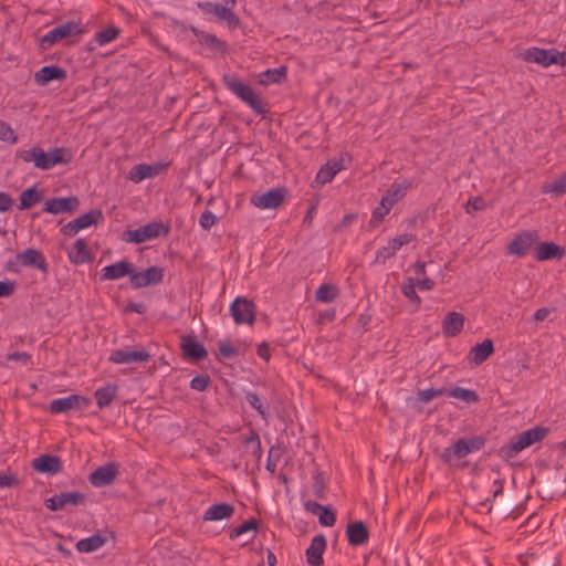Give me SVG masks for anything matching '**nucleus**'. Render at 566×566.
I'll return each mask as SVG.
<instances>
[{
  "instance_id": "obj_40",
  "label": "nucleus",
  "mask_w": 566,
  "mask_h": 566,
  "mask_svg": "<svg viewBox=\"0 0 566 566\" xmlns=\"http://www.w3.org/2000/svg\"><path fill=\"white\" fill-rule=\"evenodd\" d=\"M81 230L86 229L91 226L97 224L103 220V213L101 210H91L78 218L74 219Z\"/></svg>"
},
{
  "instance_id": "obj_48",
  "label": "nucleus",
  "mask_w": 566,
  "mask_h": 566,
  "mask_svg": "<svg viewBox=\"0 0 566 566\" xmlns=\"http://www.w3.org/2000/svg\"><path fill=\"white\" fill-rule=\"evenodd\" d=\"M266 81L270 83H280L286 76V67L270 69L264 72Z\"/></svg>"
},
{
  "instance_id": "obj_54",
  "label": "nucleus",
  "mask_w": 566,
  "mask_h": 566,
  "mask_svg": "<svg viewBox=\"0 0 566 566\" xmlns=\"http://www.w3.org/2000/svg\"><path fill=\"white\" fill-rule=\"evenodd\" d=\"M210 382L208 376H196L190 381V388L197 391H205Z\"/></svg>"
},
{
  "instance_id": "obj_31",
  "label": "nucleus",
  "mask_w": 566,
  "mask_h": 566,
  "mask_svg": "<svg viewBox=\"0 0 566 566\" xmlns=\"http://www.w3.org/2000/svg\"><path fill=\"white\" fill-rule=\"evenodd\" d=\"M343 158L328 160L317 172L316 182L325 185L331 182L335 175L345 168Z\"/></svg>"
},
{
  "instance_id": "obj_38",
  "label": "nucleus",
  "mask_w": 566,
  "mask_h": 566,
  "mask_svg": "<svg viewBox=\"0 0 566 566\" xmlns=\"http://www.w3.org/2000/svg\"><path fill=\"white\" fill-rule=\"evenodd\" d=\"M339 294V290L333 284H322L315 292V298L322 303L333 302Z\"/></svg>"
},
{
  "instance_id": "obj_23",
  "label": "nucleus",
  "mask_w": 566,
  "mask_h": 566,
  "mask_svg": "<svg viewBox=\"0 0 566 566\" xmlns=\"http://www.w3.org/2000/svg\"><path fill=\"white\" fill-rule=\"evenodd\" d=\"M412 184L408 179H397L395 180L385 195L384 198L391 207H394L398 201L402 200L409 189H411Z\"/></svg>"
},
{
  "instance_id": "obj_7",
  "label": "nucleus",
  "mask_w": 566,
  "mask_h": 566,
  "mask_svg": "<svg viewBox=\"0 0 566 566\" xmlns=\"http://www.w3.org/2000/svg\"><path fill=\"white\" fill-rule=\"evenodd\" d=\"M230 314L235 324L252 325L255 321V305L252 301L238 296L230 304Z\"/></svg>"
},
{
  "instance_id": "obj_13",
  "label": "nucleus",
  "mask_w": 566,
  "mask_h": 566,
  "mask_svg": "<svg viewBox=\"0 0 566 566\" xmlns=\"http://www.w3.org/2000/svg\"><path fill=\"white\" fill-rule=\"evenodd\" d=\"M555 49H541L537 46L528 48L520 53L518 57L526 63H535L542 67H549L556 62L554 59Z\"/></svg>"
},
{
  "instance_id": "obj_30",
  "label": "nucleus",
  "mask_w": 566,
  "mask_h": 566,
  "mask_svg": "<svg viewBox=\"0 0 566 566\" xmlns=\"http://www.w3.org/2000/svg\"><path fill=\"white\" fill-rule=\"evenodd\" d=\"M160 171L161 166L159 165L151 166L148 164H138L130 169L128 174V179L135 184H139L146 178L159 175Z\"/></svg>"
},
{
  "instance_id": "obj_63",
  "label": "nucleus",
  "mask_w": 566,
  "mask_h": 566,
  "mask_svg": "<svg viewBox=\"0 0 566 566\" xmlns=\"http://www.w3.org/2000/svg\"><path fill=\"white\" fill-rule=\"evenodd\" d=\"M549 313H551V312H549V310H548V308H546V307H541V308H538V310L535 312V314H534V318H535V321H537V322H542V321H544V319H546V318H547V316L549 315Z\"/></svg>"
},
{
  "instance_id": "obj_37",
  "label": "nucleus",
  "mask_w": 566,
  "mask_h": 566,
  "mask_svg": "<svg viewBox=\"0 0 566 566\" xmlns=\"http://www.w3.org/2000/svg\"><path fill=\"white\" fill-rule=\"evenodd\" d=\"M446 395L467 403H475L479 401V396L474 390L462 387H453L451 389H447Z\"/></svg>"
},
{
  "instance_id": "obj_26",
  "label": "nucleus",
  "mask_w": 566,
  "mask_h": 566,
  "mask_svg": "<svg viewBox=\"0 0 566 566\" xmlns=\"http://www.w3.org/2000/svg\"><path fill=\"white\" fill-rule=\"evenodd\" d=\"M65 77L66 72L56 65L43 66L34 74V81L39 85H46L53 80L62 81Z\"/></svg>"
},
{
  "instance_id": "obj_62",
  "label": "nucleus",
  "mask_w": 566,
  "mask_h": 566,
  "mask_svg": "<svg viewBox=\"0 0 566 566\" xmlns=\"http://www.w3.org/2000/svg\"><path fill=\"white\" fill-rule=\"evenodd\" d=\"M468 205L471 206V208L473 210H476V211L482 210L484 208V200L480 197H476V198L470 199Z\"/></svg>"
},
{
  "instance_id": "obj_18",
  "label": "nucleus",
  "mask_w": 566,
  "mask_h": 566,
  "mask_svg": "<svg viewBox=\"0 0 566 566\" xmlns=\"http://www.w3.org/2000/svg\"><path fill=\"white\" fill-rule=\"evenodd\" d=\"M80 206L77 197H55L45 201L43 211L59 214L64 212H73Z\"/></svg>"
},
{
  "instance_id": "obj_21",
  "label": "nucleus",
  "mask_w": 566,
  "mask_h": 566,
  "mask_svg": "<svg viewBox=\"0 0 566 566\" xmlns=\"http://www.w3.org/2000/svg\"><path fill=\"white\" fill-rule=\"evenodd\" d=\"M326 538L319 534L312 538L311 545L305 552L306 560L311 566L323 565V554L326 549Z\"/></svg>"
},
{
  "instance_id": "obj_64",
  "label": "nucleus",
  "mask_w": 566,
  "mask_h": 566,
  "mask_svg": "<svg viewBox=\"0 0 566 566\" xmlns=\"http://www.w3.org/2000/svg\"><path fill=\"white\" fill-rule=\"evenodd\" d=\"M554 59L556 60V62H554V64H557L560 66L566 65V52H560L555 49Z\"/></svg>"
},
{
  "instance_id": "obj_6",
  "label": "nucleus",
  "mask_w": 566,
  "mask_h": 566,
  "mask_svg": "<svg viewBox=\"0 0 566 566\" xmlns=\"http://www.w3.org/2000/svg\"><path fill=\"white\" fill-rule=\"evenodd\" d=\"M237 0H224V4L200 1L197 7L206 14H213L219 20L226 21L229 25L235 27L239 23L238 17L233 12Z\"/></svg>"
},
{
  "instance_id": "obj_5",
  "label": "nucleus",
  "mask_w": 566,
  "mask_h": 566,
  "mask_svg": "<svg viewBox=\"0 0 566 566\" xmlns=\"http://www.w3.org/2000/svg\"><path fill=\"white\" fill-rule=\"evenodd\" d=\"M485 440L480 436L461 438L453 446L446 448L441 453V460L449 463L453 458L462 459L468 454L479 451L484 447Z\"/></svg>"
},
{
  "instance_id": "obj_60",
  "label": "nucleus",
  "mask_w": 566,
  "mask_h": 566,
  "mask_svg": "<svg viewBox=\"0 0 566 566\" xmlns=\"http://www.w3.org/2000/svg\"><path fill=\"white\" fill-rule=\"evenodd\" d=\"M258 355L259 357L265 359V360H269L271 355H270V348H269V345L266 343H262L261 345H259L258 347Z\"/></svg>"
},
{
  "instance_id": "obj_28",
  "label": "nucleus",
  "mask_w": 566,
  "mask_h": 566,
  "mask_svg": "<svg viewBox=\"0 0 566 566\" xmlns=\"http://www.w3.org/2000/svg\"><path fill=\"white\" fill-rule=\"evenodd\" d=\"M464 316L458 312H449L442 322V332L448 337L457 336L463 328Z\"/></svg>"
},
{
  "instance_id": "obj_55",
  "label": "nucleus",
  "mask_w": 566,
  "mask_h": 566,
  "mask_svg": "<svg viewBox=\"0 0 566 566\" xmlns=\"http://www.w3.org/2000/svg\"><path fill=\"white\" fill-rule=\"evenodd\" d=\"M15 283L13 281H0V297H9L14 293Z\"/></svg>"
},
{
  "instance_id": "obj_52",
  "label": "nucleus",
  "mask_w": 566,
  "mask_h": 566,
  "mask_svg": "<svg viewBox=\"0 0 566 566\" xmlns=\"http://www.w3.org/2000/svg\"><path fill=\"white\" fill-rule=\"evenodd\" d=\"M19 484V480L15 474L11 472H1L0 473V489L4 488H13Z\"/></svg>"
},
{
  "instance_id": "obj_15",
  "label": "nucleus",
  "mask_w": 566,
  "mask_h": 566,
  "mask_svg": "<svg viewBox=\"0 0 566 566\" xmlns=\"http://www.w3.org/2000/svg\"><path fill=\"white\" fill-rule=\"evenodd\" d=\"M164 279V270L159 266H150L144 272H135L130 276V285L134 289H142L148 285L159 284Z\"/></svg>"
},
{
  "instance_id": "obj_61",
  "label": "nucleus",
  "mask_w": 566,
  "mask_h": 566,
  "mask_svg": "<svg viewBox=\"0 0 566 566\" xmlns=\"http://www.w3.org/2000/svg\"><path fill=\"white\" fill-rule=\"evenodd\" d=\"M305 509L313 514H317L321 510H323V505L315 501H307L305 503Z\"/></svg>"
},
{
  "instance_id": "obj_29",
  "label": "nucleus",
  "mask_w": 566,
  "mask_h": 566,
  "mask_svg": "<svg viewBox=\"0 0 566 566\" xmlns=\"http://www.w3.org/2000/svg\"><path fill=\"white\" fill-rule=\"evenodd\" d=\"M32 467L38 472L55 474L61 470V460L57 457L44 454L34 459Z\"/></svg>"
},
{
  "instance_id": "obj_50",
  "label": "nucleus",
  "mask_w": 566,
  "mask_h": 566,
  "mask_svg": "<svg viewBox=\"0 0 566 566\" xmlns=\"http://www.w3.org/2000/svg\"><path fill=\"white\" fill-rule=\"evenodd\" d=\"M218 222V218L210 210H206L199 218V224L205 230H210Z\"/></svg>"
},
{
  "instance_id": "obj_49",
  "label": "nucleus",
  "mask_w": 566,
  "mask_h": 566,
  "mask_svg": "<svg viewBox=\"0 0 566 566\" xmlns=\"http://www.w3.org/2000/svg\"><path fill=\"white\" fill-rule=\"evenodd\" d=\"M245 399L249 405L255 409L263 418L266 416V409L264 408L260 397L254 392H248Z\"/></svg>"
},
{
  "instance_id": "obj_10",
  "label": "nucleus",
  "mask_w": 566,
  "mask_h": 566,
  "mask_svg": "<svg viewBox=\"0 0 566 566\" xmlns=\"http://www.w3.org/2000/svg\"><path fill=\"white\" fill-rule=\"evenodd\" d=\"M85 502V495L80 492H61L46 499L45 507L52 512L61 511L67 506H78Z\"/></svg>"
},
{
  "instance_id": "obj_45",
  "label": "nucleus",
  "mask_w": 566,
  "mask_h": 566,
  "mask_svg": "<svg viewBox=\"0 0 566 566\" xmlns=\"http://www.w3.org/2000/svg\"><path fill=\"white\" fill-rule=\"evenodd\" d=\"M255 530H256V522L254 520L245 521L243 524L234 527L230 532V538L235 539V538L240 537L241 535H243L248 532H253Z\"/></svg>"
},
{
  "instance_id": "obj_35",
  "label": "nucleus",
  "mask_w": 566,
  "mask_h": 566,
  "mask_svg": "<svg viewBox=\"0 0 566 566\" xmlns=\"http://www.w3.org/2000/svg\"><path fill=\"white\" fill-rule=\"evenodd\" d=\"M43 199L42 190L38 189L36 186H32L20 195V210H28L32 208L34 205L39 203Z\"/></svg>"
},
{
  "instance_id": "obj_11",
  "label": "nucleus",
  "mask_w": 566,
  "mask_h": 566,
  "mask_svg": "<svg viewBox=\"0 0 566 566\" xmlns=\"http://www.w3.org/2000/svg\"><path fill=\"white\" fill-rule=\"evenodd\" d=\"M150 354L143 348H118L111 353L108 360L113 364H133V363H147L150 359Z\"/></svg>"
},
{
  "instance_id": "obj_25",
  "label": "nucleus",
  "mask_w": 566,
  "mask_h": 566,
  "mask_svg": "<svg viewBox=\"0 0 566 566\" xmlns=\"http://www.w3.org/2000/svg\"><path fill=\"white\" fill-rule=\"evenodd\" d=\"M494 352L493 342L489 338L474 345L469 353L471 364L479 366L484 363Z\"/></svg>"
},
{
  "instance_id": "obj_4",
  "label": "nucleus",
  "mask_w": 566,
  "mask_h": 566,
  "mask_svg": "<svg viewBox=\"0 0 566 566\" xmlns=\"http://www.w3.org/2000/svg\"><path fill=\"white\" fill-rule=\"evenodd\" d=\"M170 232V227L163 221H153L135 230H127L123 240L128 243L140 244L149 240L166 237Z\"/></svg>"
},
{
  "instance_id": "obj_32",
  "label": "nucleus",
  "mask_w": 566,
  "mask_h": 566,
  "mask_svg": "<svg viewBox=\"0 0 566 566\" xmlns=\"http://www.w3.org/2000/svg\"><path fill=\"white\" fill-rule=\"evenodd\" d=\"M67 255L70 262L73 264H83L92 259L84 239H77L69 250Z\"/></svg>"
},
{
  "instance_id": "obj_8",
  "label": "nucleus",
  "mask_w": 566,
  "mask_h": 566,
  "mask_svg": "<svg viewBox=\"0 0 566 566\" xmlns=\"http://www.w3.org/2000/svg\"><path fill=\"white\" fill-rule=\"evenodd\" d=\"M286 190L284 188L271 189L266 192L254 193L250 198L252 206L258 209H276L285 200Z\"/></svg>"
},
{
  "instance_id": "obj_14",
  "label": "nucleus",
  "mask_w": 566,
  "mask_h": 566,
  "mask_svg": "<svg viewBox=\"0 0 566 566\" xmlns=\"http://www.w3.org/2000/svg\"><path fill=\"white\" fill-rule=\"evenodd\" d=\"M537 239L538 234L536 231H524L511 241L507 247V253L518 258L524 256L533 244L536 243Z\"/></svg>"
},
{
  "instance_id": "obj_16",
  "label": "nucleus",
  "mask_w": 566,
  "mask_h": 566,
  "mask_svg": "<svg viewBox=\"0 0 566 566\" xmlns=\"http://www.w3.org/2000/svg\"><path fill=\"white\" fill-rule=\"evenodd\" d=\"M82 33L78 22L70 21L50 30L43 38L42 43L53 45L54 43L74 34Z\"/></svg>"
},
{
  "instance_id": "obj_57",
  "label": "nucleus",
  "mask_w": 566,
  "mask_h": 566,
  "mask_svg": "<svg viewBox=\"0 0 566 566\" xmlns=\"http://www.w3.org/2000/svg\"><path fill=\"white\" fill-rule=\"evenodd\" d=\"M81 229L75 220H72L61 228V232L66 237H74Z\"/></svg>"
},
{
  "instance_id": "obj_33",
  "label": "nucleus",
  "mask_w": 566,
  "mask_h": 566,
  "mask_svg": "<svg viewBox=\"0 0 566 566\" xmlns=\"http://www.w3.org/2000/svg\"><path fill=\"white\" fill-rule=\"evenodd\" d=\"M234 513L233 505L229 503H218L211 505L203 515L205 521H220L223 518H230Z\"/></svg>"
},
{
  "instance_id": "obj_27",
  "label": "nucleus",
  "mask_w": 566,
  "mask_h": 566,
  "mask_svg": "<svg viewBox=\"0 0 566 566\" xmlns=\"http://www.w3.org/2000/svg\"><path fill=\"white\" fill-rule=\"evenodd\" d=\"M565 255V250L553 242H543L536 247L537 261L559 260Z\"/></svg>"
},
{
  "instance_id": "obj_53",
  "label": "nucleus",
  "mask_w": 566,
  "mask_h": 566,
  "mask_svg": "<svg viewBox=\"0 0 566 566\" xmlns=\"http://www.w3.org/2000/svg\"><path fill=\"white\" fill-rule=\"evenodd\" d=\"M318 521L323 526H333L336 522L335 514L327 507L323 506L319 511Z\"/></svg>"
},
{
  "instance_id": "obj_44",
  "label": "nucleus",
  "mask_w": 566,
  "mask_h": 566,
  "mask_svg": "<svg viewBox=\"0 0 566 566\" xmlns=\"http://www.w3.org/2000/svg\"><path fill=\"white\" fill-rule=\"evenodd\" d=\"M6 359L10 361H15L21 366H31L33 365L31 354L27 352H11L6 355Z\"/></svg>"
},
{
  "instance_id": "obj_9",
  "label": "nucleus",
  "mask_w": 566,
  "mask_h": 566,
  "mask_svg": "<svg viewBox=\"0 0 566 566\" xmlns=\"http://www.w3.org/2000/svg\"><path fill=\"white\" fill-rule=\"evenodd\" d=\"M416 240V235L412 233H401L389 240L387 245L381 247L377 250L374 260L375 264H384L388 259L392 258L401 247Z\"/></svg>"
},
{
  "instance_id": "obj_20",
  "label": "nucleus",
  "mask_w": 566,
  "mask_h": 566,
  "mask_svg": "<svg viewBox=\"0 0 566 566\" xmlns=\"http://www.w3.org/2000/svg\"><path fill=\"white\" fill-rule=\"evenodd\" d=\"M15 262L22 266H33L43 273L49 270L48 263L43 254L36 249H27L15 255Z\"/></svg>"
},
{
  "instance_id": "obj_47",
  "label": "nucleus",
  "mask_w": 566,
  "mask_h": 566,
  "mask_svg": "<svg viewBox=\"0 0 566 566\" xmlns=\"http://www.w3.org/2000/svg\"><path fill=\"white\" fill-rule=\"evenodd\" d=\"M0 139L9 143H17L18 137L12 127L4 120H0Z\"/></svg>"
},
{
  "instance_id": "obj_3",
  "label": "nucleus",
  "mask_w": 566,
  "mask_h": 566,
  "mask_svg": "<svg viewBox=\"0 0 566 566\" xmlns=\"http://www.w3.org/2000/svg\"><path fill=\"white\" fill-rule=\"evenodd\" d=\"M547 433L548 429L541 426L527 429L515 438L511 439L506 446H503L501 448V454L507 459L515 458L524 449L545 439Z\"/></svg>"
},
{
  "instance_id": "obj_1",
  "label": "nucleus",
  "mask_w": 566,
  "mask_h": 566,
  "mask_svg": "<svg viewBox=\"0 0 566 566\" xmlns=\"http://www.w3.org/2000/svg\"><path fill=\"white\" fill-rule=\"evenodd\" d=\"M17 157L24 163H32L36 169L50 170L56 165H67L73 159V151L65 147H54L45 151L40 146L17 151Z\"/></svg>"
},
{
  "instance_id": "obj_17",
  "label": "nucleus",
  "mask_w": 566,
  "mask_h": 566,
  "mask_svg": "<svg viewBox=\"0 0 566 566\" xmlns=\"http://www.w3.org/2000/svg\"><path fill=\"white\" fill-rule=\"evenodd\" d=\"M118 472V465L114 462L95 469L88 476V481L95 488L109 485L114 482Z\"/></svg>"
},
{
  "instance_id": "obj_58",
  "label": "nucleus",
  "mask_w": 566,
  "mask_h": 566,
  "mask_svg": "<svg viewBox=\"0 0 566 566\" xmlns=\"http://www.w3.org/2000/svg\"><path fill=\"white\" fill-rule=\"evenodd\" d=\"M13 199L6 192H0V212H6L11 209Z\"/></svg>"
},
{
  "instance_id": "obj_12",
  "label": "nucleus",
  "mask_w": 566,
  "mask_h": 566,
  "mask_svg": "<svg viewBox=\"0 0 566 566\" xmlns=\"http://www.w3.org/2000/svg\"><path fill=\"white\" fill-rule=\"evenodd\" d=\"M90 400L86 397L80 395H70L66 397L53 399L50 402L49 410L51 413H62L70 410H77L86 408Z\"/></svg>"
},
{
  "instance_id": "obj_36",
  "label": "nucleus",
  "mask_w": 566,
  "mask_h": 566,
  "mask_svg": "<svg viewBox=\"0 0 566 566\" xmlns=\"http://www.w3.org/2000/svg\"><path fill=\"white\" fill-rule=\"evenodd\" d=\"M106 544V537L101 534H94L90 537L82 538L76 543V549L80 553H92Z\"/></svg>"
},
{
  "instance_id": "obj_56",
  "label": "nucleus",
  "mask_w": 566,
  "mask_h": 566,
  "mask_svg": "<svg viewBox=\"0 0 566 566\" xmlns=\"http://www.w3.org/2000/svg\"><path fill=\"white\" fill-rule=\"evenodd\" d=\"M201 42L210 49H218L221 44L219 39L210 33L202 34Z\"/></svg>"
},
{
  "instance_id": "obj_51",
  "label": "nucleus",
  "mask_w": 566,
  "mask_h": 566,
  "mask_svg": "<svg viewBox=\"0 0 566 566\" xmlns=\"http://www.w3.org/2000/svg\"><path fill=\"white\" fill-rule=\"evenodd\" d=\"M238 355V349L234 348L230 343L220 342L218 346L219 358H232Z\"/></svg>"
},
{
  "instance_id": "obj_24",
  "label": "nucleus",
  "mask_w": 566,
  "mask_h": 566,
  "mask_svg": "<svg viewBox=\"0 0 566 566\" xmlns=\"http://www.w3.org/2000/svg\"><path fill=\"white\" fill-rule=\"evenodd\" d=\"M346 535L349 545L361 546L367 543L369 532L361 521H356L347 525Z\"/></svg>"
},
{
  "instance_id": "obj_39",
  "label": "nucleus",
  "mask_w": 566,
  "mask_h": 566,
  "mask_svg": "<svg viewBox=\"0 0 566 566\" xmlns=\"http://www.w3.org/2000/svg\"><path fill=\"white\" fill-rule=\"evenodd\" d=\"M392 207L387 202L384 198L380 199L379 205L373 210L371 218L369 220V226L373 228H377L385 219V217L390 212Z\"/></svg>"
},
{
  "instance_id": "obj_19",
  "label": "nucleus",
  "mask_w": 566,
  "mask_h": 566,
  "mask_svg": "<svg viewBox=\"0 0 566 566\" xmlns=\"http://www.w3.org/2000/svg\"><path fill=\"white\" fill-rule=\"evenodd\" d=\"M134 274V265L125 260L109 264L101 270L102 281H115Z\"/></svg>"
},
{
  "instance_id": "obj_22",
  "label": "nucleus",
  "mask_w": 566,
  "mask_h": 566,
  "mask_svg": "<svg viewBox=\"0 0 566 566\" xmlns=\"http://www.w3.org/2000/svg\"><path fill=\"white\" fill-rule=\"evenodd\" d=\"M180 347L185 356L193 360H202L208 355L205 346L193 335L182 336Z\"/></svg>"
},
{
  "instance_id": "obj_43",
  "label": "nucleus",
  "mask_w": 566,
  "mask_h": 566,
  "mask_svg": "<svg viewBox=\"0 0 566 566\" xmlns=\"http://www.w3.org/2000/svg\"><path fill=\"white\" fill-rule=\"evenodd\" d=\"M545 193H565L566 192V174L562 175L555 181L547 184L543 187Z\"/></svg>"
},
{
  "instance_id": "obj_46",
  "label": "nucleus",
  "mask_w": 566,
  "mask_h": 566,
  "mask_svg": "<svg viewBox=\"0 0 566 566\" xmlns=\"http://www.w3.org/2000/svg\"><path fill=\"white\" fill-rule=\"evenodd\" d=\"M446 392H447L446 388H440V389L429 388V389L420 390L418 392V399L422 403H427L437 397L446 395Z\"/></svg>"
},
{
  "instance_id": "obj_2",
  "label": "nucleus",
  "mask_w": 566,
  "mask_h": 566,
  "mask_svg": "<svg viewBox=\"0 0 566 566\" xmlns=\"http://www.w3.org/2000/svg\"><path fill=\"white\" fill-rule=\"evenodd\" d=\"M222 80L224 86L242 102L249 105L254 113L264 115L268 112L266 104L262 98L251 86L244 84L237 75L224 74Z\"/></svg>"
},
{
  "instance_id": "obj_59",
  "label": "nucleus",
  "mask_w": 566,
  "mask_h": 566,
  "mask_svg": "<svg viewBox=\"0 0 566 566\" xmlns=\"http://www.w3.org/2000/svg\"><path fill=\"white\" fill-rule=\"evenodd\" d=\"M416 286L422 291H430L434 287V282L429 277L415 280Z\"/></svg>"
},
{
  "instance_id": "obj_34",
  "label": "nucleus",
  "mask_w": 566,
  "mask_h": 566,
  "mask_svg": "<svg viewBox=\"0 0 566 566\" xmlns=\"http://www.w3.org/2000/svg\"><path fill=\"white\" fill-rule=\"evenodd\" d=\"M117 395V386L114 384H107L104 387L96 389L94 397L96 405L99 409L108 407Z\"/></svg>"
},
{
  "instance_id": "obj_42",
  "label": "nucleus",
  "mask_w": 566,
  "mask_h": 566,
  "mask_svg": "<svg viewBox=\"0 0 566 566\" xmlns=\"http://www.w3.org/2000/svg\"><path fill=\"white\" fill-rule=\"evenodd\" d=\"M416 283L415 280L409 277L408 282L402 284L401 292L402 294L412 303H415L416 307L418 308L421 303V298L416 292Z\"/></svg>"
},
{
  "instance_id": "obj_41",
  "label": "nucleus",
  "mask_w": 566,
  "mask_h": 566,
  "mask_svg": "<svg viewBox=\"0 0 566 566\" xmlns=\"http://www.w3.org/2000/svg\"><path fill=\"white\" fill-rule=\"evenodd\" d=\"M119 32V29L116 27L105 28L95 34V41L101 46L108 44L118 38Z\"/></svg>"
}]
</instances>
